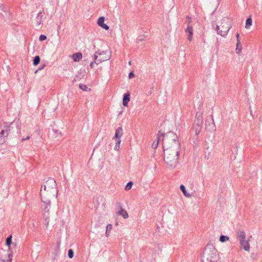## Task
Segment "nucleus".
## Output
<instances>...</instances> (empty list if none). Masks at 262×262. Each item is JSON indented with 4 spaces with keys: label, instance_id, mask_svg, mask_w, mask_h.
Listing matches in <instances>:
<instances>
[{
    "label": "nucleus",
    "instance_id": "nucleus-1",
    "mask_svg": "<svg viewBox=\"0 0 262 262\" xmlns=\"http://www.w3.org/2000/svg\"><path fill=\"white\" fill-rule=\"evenodd\" d=\"M162 141L164 162L169 168H174L179 164L181 148L178 136L174 133L169 132L163 135Z\"/></svg>",
    "mask_w": 262,
    "mask_h": 262
},
{
    "label": "nucleus",
    "instance_id": "nucleus-2",
    "mask_svg": "<svg viewBox=\"0 0 262 262\" xmlns=\"http://www.w3.org/2000/svg\"><path fill=\"white\" fill-rule=\"evenodd\" d=\"M42 201V207L44 212L43 219L44 225L47 228L50 222L49 209L51 208V200L56 198L58 194V189L55 180L53 178H49L42 185L40 191Z\"/></svg>",
    "mask_w": 262,
    "mask_h": 262
},
{
    "label": "nucleus",
    "instance_id": "nucleus-3",
    "mask_svg": "<svg viewBox=\"0 0 262 262\" xmlns=\"http://www.w3.org/2000/svg\"><path fill=\"white\" fill-rule=\"evenodd\" d=\"M202 262H216L217 260V251L211 245H207L203 253Z\"/></svg>",
    "mask_w": 262,
    "mask_h": 262
},
{
    "label": "nucleus",
    "instance_id": "nucleus-4",
    "mask_svg": "<svg viewBox=\"0 0 262 262\" xmlns=\"http://www.w3.org/2000/svg\"><path fill=\"white\" fill-rule=\"evenodd\" d=\"M231 23L232 20L230 18L224 17L219 23V25L216 26L215 30L217 31V33L223 37L226 36L231 28Z\"/></svg>",
    "mask_w": 262,
    "mask_h": 262
},
{
    "label": "nucleus",
    "instance_id": "nucleus-5",
    "mask_svg": "<svg viewBox=\"0 0 262 262\" xmlns=\"http://www.w3.org/2000/svg\"><path fill=\"white\" fill-rule=\"evenodd\" d=\"M13 124L4 126L0 130V144H3L6 141L7 137L9 135L12 134L14 132Z\"/></svg>",
    "mask_w": 262,
    "mask_h": 262
},
{
    "label": "nucleus",
    "instance_id": "nucleus-6",
    "mask_svg": "<svg viewBox=\"0 0 262 262\" xmlns=\"http://www.w3.org/2000/svg\"><path fill=\"white\" fill-rule=\"evenodd\" d=\"M205 128L208 131H213L215 129V126L212 116L207 117L205 121Z\"/></svg>",
    "mask_w": 262,
    "mask_h": 262
},
{
    "label": "nucleus",
    "instance_id": "nucleus-7",
    "mask_svg": "<svg viewBox=\"0 0 262 262\" xmlns=\"http://www.w3.org/2000/svg\"><path fill=\"white\" fill-rule=\"evenodd\" d=\"M203 112L202 108H199V111L196 113L195 118L193 124L202 126L203 123Z\"/></svg>",
    "mask_w": 262,
    "mask_h": 262
},
{
    "label": "nucleus",
    "instance_id": "nucleus-8",
    "mask_svg": "<svg viewBox=\"0 0 262 262\" xmlns=\"http://www.w3.org/2000/svg\"><path fill=\"white\" fill-rule=\"evenodd\" d=\"M104 19H105L104 17H103V16L100 17L98 19L97 24L102 28H103L106 30H108L109 29V26L104 23Z\"/></svg>",
    "mask_w": 262,
    "mask_h": 262
},
{
    "label": "nucleus",
    "instance_id": "nucleus-9",
    "mask_svg": "<svg viewBox=\"0 0 262 262\" xmlns=\"http://www.w3.org/2000/svg\"><path fill=\"white\" fill-rule=\"evenodd\" d=\"M249 239L247 241H246V239L244 240L241 241L239 242L241 247L244 249L245 251L249 252L250 250V244L249 243Z\"/></svg>",
    "mask_w": 262,
    "mask_h": 262
},
{
    "label": "nucleus",
    "instance_id": "nucleus-10",
    "mask_svg": "<svg viewBox=\"0 0 262 262\" xmlns=\"http://www.w3.org/2000/svg\"><path fill=\"white\" fill-rule=\"evenodd\" d=\"M258 140L259 144H262V115L259 117V122L258 127Z\"/></svg>",
    "mask_w": 262,
    "mask_h": 262
},
{
    "label": "nucleus",
    "instance_id": "nucleus-11",
    "mask_svg": "<svg viewBox=\"0 0 262 262\" xmlns=\"http://www.w3.org/2000/svg\"><path fill=\"white\" fill-rule=\"evenodd\" d=\"M185 32L188 34V39L189 41H191L193 37V29L190 25H187V28L185 30Z\"/></svg>",
    "mask_w": 262,
    "mask_h": 262
},
{
    "label": "nucleus",
    "instance_id": "nucleus-12",
    "mask_svg": "<svg viewBox=\"0 0 262 262\" xmlns=\"http://www.w3.org/2000/svg\"><path fill=\"white\" fill-rule=\"evenodd\" d=\"M123 129L122 127H119L115 132V134L114 137H113V139H121V137L123 136Z\"/></svg>",
    "mask_w": 262,
    "mask_h": 262
},
{
    "label": "nucleus",
    "instance_id": "nucleus-13",
    "mask_svg": "<svg viewBox=\"0 0 262 262\" xmlns=\"http://www.w3.org/2000/svg\"><path fill=\"white\" fill-rule=\"evenodd\" d=\"M120 210L117 212L118 215L122 216L124 219H126L128 217V214L127 211L123 209L121 205L119 206Z\"/></svg>",
    "mask_w": 262,
    "mask_h": 262
},
{
    "label": "nucleus",
    "instance_id": "nucleus-14",
    "mask_svg": "<svg viewBox=\"0 0 262 262\" xmlns=\"http://www.w3.org/2000/svg\"><path fill=\"white\" fill-rule=\"evenodd\" d=\"M202 129V126L193 124L191 132H192V134L195 133L196 134H199L201 133Z\"/></svg>",
    "mask_w": 262,
    "mask_h": 262
},
{
    "label": "nucleus",
    "instance_id": "nucleus-15",
    "mask_svg": "<svg viewBox=\"0 0 262 262\" xmlns=\"http://www.w3.org/2000/svg\"><path fill=\"white\" fill-rule=\"evenodd\" d=\"M130 101V95L129 93H125L123 95V105L124 106H127L128 103Z\"/></svg>",
    "mask_w": 262,
    "mask_h": 262
},
{
    "label": "nucleus",
    "instance_id": "nucleus-16",
    "mask_svg": "<svg viewBox=\"0 0 262 262\" xmlns=\"http://www.w3.org/2000/svg\"><path fill=\"white\" fill-rule=\"evenodd\" d=\"M237 237L239 239V242L242 240H244L246 239V234L244 231L240 230L237 232L236 234Z\"/></svg>",
    "mask_w": 262,
    "mask_h": 262
},
{
    "label": "nucleus",
    "instance_id": "nucleus-17",
    "mask_svg": "<svg viewBox=\"0 0 262 262\" xmlns=\"http://www.w3.org/2000/svg\"><path fill=\"white\" fill-rule=\"evenodd\" d=\"M72 57L73 59V60L75 62H78L80 59H81L82 57V53L80 52H77L76 53H74L72 55Z\"/></svg>",
    "mask_w": 262,
    "mask_h": 262
},
{
    "label": "nucleus",
    "instance_id": "nucleus-18",
    "mask_svg": "<svg viewBox=\"0 0 262 262\" xmlns=\"http://www.w3.org/2000/svg\"><path fill=\"white\" fill-rule=\"evenodd\" d=\"M109 58H110V56H108L106 58H103L100 57L99 59H98V56L96 55V54H94V60L96 64H98L102 61L107 60L109 59Z\"/></svg>",
    "mask_w": 262,
    "mask_h": 262
},
{
    "label": "nucleus",
    "instance_id": "nucleus-19",
    "mask_svg": "<svg viewBox=\"0 0 262 262\" xmlns=\"http://www.w3.org/2000/svg\"><path fill=\"white\" fill-rule=\"evenodd\" d=\"M199 134H196L195 133L192 134V132H191V139L193 141V143L194 145H196L198 144L199 143V137H198Z\"/></svg>",
    "mask_w": 262,
    "mask_h": 262
},
{
    "label": "nucleus",
    "instance_id": "nucleus-20",
    "mask_svg": "<svg viewBox=\"0 0 262 262\" xmlns=\"http://www.w3.org/2000/svg\"><path fill=\"white\" fill-rule=\"evenodd\" d=\"M12 236L11 235H9L6 238V244L7 246H8L9 251H10L11 245H14V246L16 245V244L12 243Z\"/></svg>",
    "mask_w": 262,
    "mask_h": 262
},
{
    "label": "nucleus",
    "instance_id": "nucleus-21",
    "mask_svg": "<svg viewBox=\"0 0 262 262\" xmlns=\"http://www.w3.org/2000/svg\"><path fill=\"white\" fill-rule=\"evenodd\" d=\"M180 189L183 192L184 195L186 197H187V198L191 197V195L187 192L185 187L183 185H180Z\"/></svg>",
    "mask_w": 262,
    "mask_h": 262
},
{
    "label": "nucleus",
    "instance_id": "nucleus-22",
    "mask_svg": "<svg viewBox=\"0 0 262 262\" xmlns=\"http://www.w3.org/2000/svg\"><path fill=\"white\" fill-rule=\"evenodd\" d=\"M113 226L112 224H108L106 227L105 236L108 237L110 235V231L112 229Z\"/></svg>",
    "mask_w": 262,
    "mask_h": 262
},
{
    "label": "nucleus",
    "instance_id": "nucleus-23",
    "mask_svg": "<svg viewBox=\"0 0 262 262\" xmlns=\"http://www.w3.org/2000/svg\"><path fill=\"white\" fill-rule=\"evenodd\" d=\"M252 20L251 17H249L246 19L245 28L248 29L252 25Z\"/></svg>",
    "mask_w": 262,
    "mask_h": 262
},
{
    "label": "nucleus",
    "instance_id": "nucleus-24",
    "mask_svg": "<svg viewBox=\"0 0 262 262\" xmlns=\"http://www.w3.org/2000/svg\"><path fill=\"white\" fill-rule=\"evenodd\" d=\"M242 49V46L241 43V41H238L236 43V51L237 53H239L241 52Z\"/></svg>",
    "mask_w": 262,
    "mask_h": 262
},
{
    "label": "nucleus",
    "instance_id": "nucleus-25",
    "mask_svg": "<svg viewBox=\"0 0 262 262\" xmlns=\"http://www.w3.org/2000/svg\"><path fill=\"white\" fill-rule=\"evenodd\" d=\"M40 60V57L39 56H36L33 60V63L34 66H37L39 64Z\"/></svg>",
    "mask_w": 262,
    "mask_h": 262
},
{
    "label": "nucleus",
    "instance_id": "nucleus-26",
    "mask_svg": "<svg viewBox=\"0 0 262 262\" xmlns=\"http://www.w3.org/2000/svg\"><path fill=\"white\" fill-rule=\"evenodd\" d=\"M120 143H121L120 139H116V143L115 146L114 147V149L115 150H117V151L119 150V149L120 148Z\"/></svg>",
    "mask_w": 262,
    "mask_h": 262
},
{
    "label": "nucleus",
    "instance_id": "nucleus-27",
    "mask_svg": "<svg viewBox=\"0 0 262 262\" xmlns=\"http://www.w3.org/2000/svg\"><path fill=\"white\" fill-rule=\"evenodd\" d=\"M229 239V238L227 236H226V235H222L220 237V241L222 243L228 241Z\"/></svg>",
    "mask_w": 262,
    "mask_h": 262
},
{
    "label": "nucleus",
    "instance_id": "nucleus-28",
    "mask_svg": "<svg viewBox=\"0 0 262 262\" xmlns=\"http://www.w3.org/2000/svg\"><path fill=\"white\" fill-rule=\"evenodd\" d=\"M159 137H158L157 139V140L154 141L152 144L151 146H152V148H154V149L157 148V147L158 145V144H159Z\"/></svg>",
    "mask_w": 262,
    "mask_h": 262
},
{
    "label": "nucleus",
    "instance_id": "nucleus-29",
    "mask_svg": "<svg viewBox=\"0 0 262 262\" xmlns=\"http://www.w3.org/2000/svg\"><path fill=\"white\" fill-rule=\"evenodd\" d=\"M133 185V183L132 182H131V181L128 182L127 183V184H126V186L125 187V189L126 190H129L132 187Z\"/></svg>",
    "mask_w": 262,
    "mask_h": 262
},
{
    "label": "nucleus",
    "instance_id": "nucleus-30",
    "mask_svg": "<svg viewBox=\"0 0 262 262\" xmlns=\"http://www.w3.org/2000/svg\"><path fill=\"white\" fill-rule=\"evenodd\" d=\"M42 16H43V15H41L40 17H38V18H36L37 26H39L41 24L42 20Z\"/></svg>",
    "mask_w": 262,
    "mask_h": 262
},
{
    "label": "nucleus",
    "instance_id": "nucleus-31",
    "mask_svg": "<svg viewBox=\"0 0 262 262\" xmlns=\"http://www.w3.org/2000/svg\"><path fill=\"white\" fill-rule=\"evenodd\" d=\"M68 257L70 258H72L73 257V256H74V251H73L72 249H69L68 250Z\"/></svg>",
    "mask_w": 262,
    "mask_h": 262
},
{
    "label": "nucleus",
    "instance_id": "nucleus-32",
    "mask_svg": "<svg viewBox=\"0 0 262 262\" xmlns=\"http://www.w3.org/2000/svg\"><path fill=\"white\" fill-rule=\"evenodd\" d=\"M79 88L80 89H81L83 91H87L88 87L86 85H85L84 84L80 83L79 84Z\"/></svg>",
    "mask_w": 262,
    "mask_h": 262
},
{
    "label": "nucleus",
    "instance_id": "nucleus-33",
    "mask_svg": "<svg viewBox=\"0 0 262 262\" xmlns=\"http://www.w3.org/2000/svg\"><path fill=\"white\" fill-rule=\"evenodd\" d=\"M47 39V36L45 35L41 34L40 35L39 39L40 41H43Z\"/></svg>",
    "mask_w": 262,
    "mask_h": 262
},
{
    "label": "nucleus",
    "instance_id": "nucleus-34",
    "mask_svg": "<svg viewBox=\"0 0 262 262\" xmlns=\"http://www.w3.org/2000/svg\"><path fill=\"white\" fill-rule=\"evenodd\" d=\"M186 19H187V22L188 23V25H189L191 23L192 21V19H191V18L189 16H187L186 17Z\"/></svg>",
    "mask_w": 262,
    "mask_h": 262
},
{
    "label": "nucleus",
    "instance_id": "nucleus-35",
    "mask_svg": "<svg viewBox=\"0 0 262 262\" xmlns=\"http://www.w3.org/2000/svg\"><path fill=\"white\" fill-rule=\"evenodd\" d=\"M135 77V74L133 72H131L128 74V77L129 78L131 79Z\"/></svg>",
    "mask_w": 262,
    "mask_h": 262
},
{
    "label": "nucleus",
    "instance_id": "nucleus-36",
    "mask_svg": "<svg viewBox=\"0 0 262 262\" xmlns=\"http://www.w3.org/2000/svg\"><path fill=\"white\" fill-rule=\"evenodd\" d=\"M236 39H237V42H238V41H240L239 33H237L236 34Z\"/></svg>",
    "mask_w": 262,
    "mask_h": 262
},
{
    "label": "nucleus",
    "instance_id": "nucleus-37",
    "mask_svg": "<svg viewBox=\"0 0 262 262\" xmlns=\"http://www.w3.org/2000/svg\"><path fill=\"white\" fill-rule=\"evenodd\" d=\"M15 129H16V132L17 133H18L20 130V128H19L17 126H15Z\"/></svg>",
    "mask_w": 262,
    "mask_h": 262
},
{
    "label": "nucleus",
    "instance_id": "nucleus-38",
    "mask_svg": "<svg viewBox=\"0 0 262 262\" xmlns=\"http://www.w3.org/2000/svg\"><path fill=\"white\" fill-rule=\"evenodd\" d=\"M94 63H95L94 60L91 62L90 66L91 68H93Z\"/></svg>",
    "mask_w": 262,
    "mask_h": 262
},
{
    "label": "nucleus",
    "instance_id": "nucleus-39",
    "mask_svg": "<svg viewBox=\"0 0 262 262\" xmlns=\"http://www.w3.org/2000/svg\"><path fill=\"white\" fill-rule=\"evenodd\" d=\"M42 12H41V11L39 12L37 14V16L36 18H38V17H41V15H42Z\"/></svg>",
    "mask_w": 262,
    "mask_h": 262
},
{
    "label": "nucleus",
    "instance_id": "nucleus-40",
    "mask_svg": "<svg viewBox=\"0 0 262 262\" xmlns=\"http://www.w3.org/2000/svg\"><path fill=\"white\" fill-rule=\"evenodd\" d=\"M59 247L57 248V251L56 252V253H55V256H58L59 255Z\"/></svg>",
    "mask_w": 262,
    "mask_h": 262
},
{
    "label": "nucleus",
    "instance_id": "nucleus-41",
    "mask_svg": "<svg viewBox=\"0 0 262 262\" xmlns=\"http://www.w3.org/2000/svg\"><path fill=\"white\" fill-rule=\"evenodd\" d=\"M30 138V136H27L26 138H23L21 139V141H25L26 140L29 139Z\"/></svg>",
    "mask_w": 262,
    "mask_h": 262
},
{
    "label": "nucleus",
    "instance_id": "nucleus-42",
    "mask_svg": "<svg viewBox=\"0 0 262 262\" xmlns=\"http://www.w3.org/2000/svg\"><path fill=\"white\" fill-rule=\"evenodd\" d=\"M8 255H9V257H10V256H12L11 251H10V253L8 254Z\"/></svg>",
    "mask_w": 262,
    "mask_h": 262
},
{
    "label": "nucleus",
    "instance_id": "nucleus-43",
    "mask_svg": "<svg viewBox=\"0 0 262 262\" xmlns=\"http://www.w3.org/2000/svg\"><path fill=\"white\" fill-rule=\"evenodd\" d=\"M43 67H44V65H43V66H42V67H40L39 68V70H41V69H42L43 68Z\"/></svg>",
    "mask_w": 262,
    "mask_h": 262
},
{
    "label": "nucleus",
    "instance_id": "nucleus-44",
    "mask_svg": "<svg viewBox=\"0 0 262 262\" xmlns=\"http://www.w3.org/2000/svg\"><path fill=\"white\" fill-rule=\"evenodd\" d=\"M0 9H1L2 10L4 11L3 10V7H2L1 5H0Z\"/></svg>",
    "mask_w": 262,
    "mask_h": 262
},
{
    "label": "nucleus",
    "instance_id": "nucleus-45",
    "mask_svg": "<svg viewBox=\"0 0 262 262\" xmlns=\"http://www.w3.org/2000/svg\"><path fill=\"white\" fill-rule=\"evenodd\" d=\"M250 114L251 116H253V113H252V111L251 110H250Z\"/></svg>",
    "mask_w": 262,
    "mask_h": 262
},
{
    "label": "nucleus",
    "instance_id": "nucleus-46",
    "mask_svg": "<svg viewBox=\"0 0 262 262\" xmlns=\"http://www.w3.org/2000/svg\"><path fill=\"white\" fill-rule=\"evenodd\" d=\"M139 40L140 41H142V40H143V39H142V38H139Z\"/></svg>",
    "mask_w": 262,
    "mask_h": 262
}]
</instances>
